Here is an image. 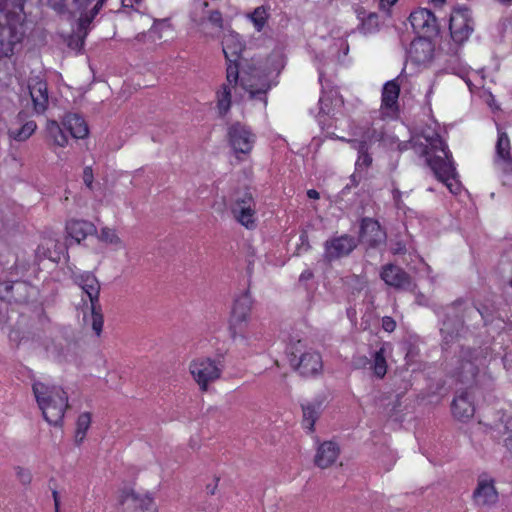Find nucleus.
<instances>
[{
  "mask_svg": "<svg viewBox=\"0 0 512 512\" xmlns=\"http://www.w3.org/2000/svg\"><path fill=\"white\" fill-rule=\"evenodd\" d=\"M501 302L496 295L485 297L475 305H469L464 299L459 298L444 308V319L440 328L442 336V350L448 351L451 345L457 342L465 333L464 322L472 316L479 315L484 325L499 319L504 322L501 313Z\"/></svg>",
  "mask_w": 512,
  "mask_h": 512,
  "instance_id": "1",
  "label": "nucleus"
},
{
  "mask_svg": "<svg viewBox=\"0 0 512 512\" xmlns=\"http://www.w3.org/2000/svg\"><path fill=\"white\" fill-rule=\"evenodd\" d=\"M244 44L236 33L225 35L222 40V50L227 62L226 81L238 84L247 91L251 99H257L267 104L266 94L271 88L267 76L247 63L242 57Z\"/></svg>",
  "mask_w": 512,
  "mask_h": 512,
  "instance_id": "2",
  "label": "nucleus"
},
{
  "mask_svg": "<svg viewBox=\"0 0 512 512\" xmlns=\"http://www.w3.org/2000/svg\"><path fill=\"white\" fill-rule=\"evenodd\" d=\"M416 154L425 157L435 177L443 182L452 194L461 191V183L452 161V154L438 133L433 130L423 131L421 135L412 137L409 141Z\"/></svg>",
  "mask_w": 512,
  "mask_h": 512,
  "instance_id": "3",
  "label": "nucleus"
},
{
  "mask_svg": "<svg viewBox=\"0 0 512 512\" xmlns=\"http://www.w3.org/2000/svg\"><path fill=\"white\" fill-rule=\"evenodd\" d=\"M32 390L44 419L53 426H62L69 407L67 393L59 386H48L42 382H34Z\"/></svg>",
  "mask_w": 512,
  "mask_h": 512,
  "instance_id": "4",
  "label": "nucleus"
},
{
  "mask_svg": "<svg viewBox=\"0 0 512 512\" xmlns=\"http://www.w3.org/2000/svg\"><path fill=\"white\" fill-rule=\"evenodd\" d=\"M488 355L486 347H469L461 345L459 351L451 358V374L465 385L478 384L480 368L485 365Z\"/></svg>",
  "mask_w": 512,
  "mask_h": 512,
  "instance_id": "5",
  "label": "nucleus"
},
{
  "mask_svg": "<svg viewBox=\"0 0 512 512\" xmlns=\"http://www.w3.org/2000/svg\"><path fill=\"white\" fill-rule=\"evenodd\" d=\"M24 2L0 10V58L10 57L24 36Z\"/></svg>",
  "mask_w": 512,
  "mask_h": 512,
  "instance_id": "6",
  "label": "nucleus"
},
{
  "mask_svg": "<svg viewBox=\"0 0 512 512\" xmlns=\"http://www.w3.org/2000/svg\"><path fill=\"white\" fill-rule=\"evenodd\" d=\"M72 281L83 293H85L90 302L91 326L97 336H100L103 328L104 317L100 305L101 285L97 277L90 271L74 272Z\"/></svg>",
  "mask_w": 512,
  "mask_h": 512,
  "instance_id": "7",
  "label": "nucleus"
},
{
  "mask_svg": "<svg viewBox=\"0 0 512 512\" xmlns=\"http://www.w3.org/2000/svg\"><path fill=\"white\" fill-rule=\"evenodd\" d=\"M304 348L301 340L287 347L286 352L291 366L303 377L318 375L323 367L320 354L315 351H305Z\"/></svg>",
  "mask_w": 512,
  "mask_h": 512,
  "instance_id": "8",
  "label": "nucleus"
},
{
  "mask_svg": "<svg viewBox=\"0 0 512 512\" xmlns=\"http://www.w3.org/2000/svg\"><path fill=\"white\" fill-rule=\"evenodd\" d=\"M253 299L249 291H245L234 301L229 319V331L232 338L247 340L249 338V324Z\"/></svg>",
  "mask_w": 512,
  "mask_h": 512,
  "instance_id": "9",
  "label": "nucleus"
},
{
  "mask_svg": "<svg viewBox=\"0 0 512 512\" xmlns=\"http://www.w3.org/2000/svg\"><path fill=\"white\" fill-rule=\"evenodd\" d=\"M510 139L506 132L498 129L493 163L501 173L502 184L512 186V155Z\"/></svg>",
  "mask_w": 512,
  "mask_h": 512,
  "instance_id": "10",
  "label": "nucleus"
},
{
  "mask_svg": "<svg viewBox=\"0 0 512 512\" xmlns=\"http://www.w3.org/2000/svg\"><path fill=\"white\" fill-rule=\"evenodd\" d=\"M323 259L331 263L349 256L358 246V240L352 235H334L324 242Z\"/></svg>",
  "mask_w": 512,
  "mask_h": 512,
  "instance_id": "11",
  "label": "nucleus"
},
{
  "mask_svg": "<svg viewBox=\"0 0 512 512\" xmlns=\"http://www.w3.org/2000/svg\"><path fill=\"white\" fill-rule=\"evenodd\" d=\"M190 372L202 391H206L208 384L220 378L223 365L210 358H200L190 364Z\"/></svg>",
  "mask_w": 512,
  "mask_h": 512,
  "instance_id": "12",
  "label": "nucleus"
},
{
  "mask_svg": "<svg viewBox=\"0 0 512 512\" xmlns=\"http://www.w3.org/2000/svg\"><path fill=\"white\" fill-rule=\"evenodd\" d=\"M231 211L237 221L246 228L251 229L255 226V201L248 189L237 193Z\"/></svg>",
  "mask_w": 512,
  "mask_h": 512,
  "instance_id": "13",
  "label": "nucleus"
},
{
  "mask_svg": "<svg viewBox=\"0 0 512 512\" xmlns=\"http://www.w3.org/2000/svg\"><path fill=\"white\" fill-rule=\"evenodd\" d=\"M227 135L229 143L236 154L250 153L255 141V136L247 126L236 122L228 128Z\"/></svg>",
  "mask_w": 512,
  "mask_h": 512,
  "instance_id": "14",
  "label": "nucleus"
},
{
  "mask_svg": "<svg viewBox=\"0 0 512 512\" xmlns=\"http://www.w3.org/2000/svg\"><path fill=\"white\" fill-rule=\"evenodd\" d=\"M451 38L455 43L465 42L473 31V21L467 9L454 10L449 21Z\"/></svg>",
  "mask_w": 512,
  "mask_h": 512,
  "instance_id": "15",
  "label": "nucleus"
},
{
  "mask_svg": "<svg viewBox=\"0 0 512 512\" xmlns=\"http://www.w3.org/2000/svg\"><path fill=\"white\" fill-rule=\"evenodd\" d=\"M107 0H96L92 7V14L88 16H82V18H78L77 28L73 31L72 35H70L68 39V46L76 51H80L84 46V40L88 35V31L90 29V24L93 19L102 9L103 5Z\"/></svg>",
  "mask_w": 512,
  "mask_h": 512,
  "instance_id": "16",
  "label": "nucleus"
},
{
  "mask_svg": "<svg viewBox=\"0 0 512 512\" xmlns=\"http://www.w3.org/2000/svg\"><path fill=\"white\" fill-rule=\"evenodd\" d=\"M409 21L415 33L423 36H436L439 26L435 15L426 8H419L409 16Z\"/></svg>",
  "mask_w": 512,
  "mask_h": 512,
  "instance_id": "17",
  "label": "nucleus"
},
{
  "mask_svg": "<svg viewBox=\"0 0 512 512\" xmlns=\"http://www.w3.org/2000/svg\"><path fill=\"white\" fill-rule=\"evenodd\" d=\"M386 232L382 229L379 222L364 217L360 223V231L358 237V243L361 242L367 245L369 248H377L379 245L385 243Z\"/></svg>",
  "mask_w": 512,
  "mask_h": 512,
  "instance_id": "18",
  "label": "nucleus"
},
{
  "mask_svg": "<svg viewBox=\"0 0 512 512\" xmlns=\"http://www.w3.org/2000/svg\"><path fill=\"white\" fill-rule=\"evenodd\" d=\"M31 289L26 281H0V300L7 303H26Z\"/></svg>",
  "mask_w": 512,
  "mask_h": 512,
  "instance_id": "19",
  "label": "nucleus"
},
{
  "mask_svg": "<svg viewBox=\"0 0 512 512\" xmlns=\"http://www.w3.org/2000/svg\"><path fill=\"white\" fill-rule=\"evenodd\" d=\"M380 278L385 284L398 290H411L414 287L411 276L401 267L391 263L382 266Z\"/></svg>",
  "mask_w": 512,
  "mask_h": 512,
  "instance_id": "20",
  "label": "nucleus"
},
{
  "mask_svg": "<svg viewBox=\"0 0 512 512\" xmlns=\"http://www.w3.org/2000/svg\"><path fill=\"white\" fill-rule=\"evenodd\" d=\"M95 0H48L50 6L59 14L71 16H88L92 14L93 2Z\"/></svg>",
  "mask_w": 512,
  "mask_h": 512,
  "instance_id": "21",
  "label": "nucleus"
},
{
  "mask_svg": "<svg viewBox=\"0 0 512 512\" xmlns=\"http://www.w3.org/2000/svg\"><path fill=\"white\" fill-rule=\"evenodd\" d=\"M432 36H419L415 38L407 51L409 58L416 64L430 62L434 56V44Z\"/></svg>",
  "mask_w": 512,
  "mask_h": 512,
  "instance_id": "22",
  "label": "nucleus"
},
{
  "mask_svg": "<svg viewBox=\"0 0 512 512\" xmlns=\"http://www.w3.org/2000/svg\"><path fill=\"white\" fill-rule=\"evenodd\" d=\"M477 506L485 507L494 505L498 501V492L492 478L480 476L472 495Z\"/></svg>",
  "mask_w": 512,
  "mask_h": 512,
  "instance_id": "23",
  "label": "nucleus"
},
{
  "mask_svg": "<svg viewBox=\"0 0 512 512\" xmlns=\"http://www.w3.org/2000/svg\"><path fill=\"white\" fill-rule=\"evenodd\" d=\"M37 124L33 120H28V113L20 111L11 122L8 128V135L16 141L27 140L36 130Z\"/></svg>",
  "mask_w": 512,
  "mask_h": 512,
  "instance_id": "24",
  "label": "nucleus"
},
{
  "mask_svg": "<svg viewBox=\"0 0 512 512\" xmlns=\"http://www.w3.org/2000/svg\"><path fill=\"white\" fill-rule=\"evenodd\" d=\"M28 89L33 101L36 113H43L48 105V88L47 83L39 78H30L28 81Z\"/></svg>",
  "mask_w": 512,
  "mask_h": 512,
  "instance_id": "25",
  "label": "nucleus"
},
{
  "mask_svg": "<svg viewBox=\"0 0 512 512\" xmlns=\"http://www.w3.org/2000/svg\"><path fill=\"white\" fill-rule=\"evenodd\" d=\"M451 408L454 417L460 421L469 420L475 413V407L468 391L457 395L452 401Z\"/></svg>",
  "mask_w": 512,
  "mask_h": 512,
  "instance_id": "26",
  "label": "nucleus"
},
{
  "mask_svg": "<svg viewBox=\"0 0 512 512\" xmlns=\"http://www.w3.org/2000/svg\"><path fill=\"white\" fill-rule=\"evenodd\" d=\"M62 125L76 139L88 136V125L80 114L66 113L62 118Z\"/></svg>",
  "mask_w": 512,
  "mask_h": 512,
  "instance_id": "27",
  "label": "nucleus"
},
{
  "mask_svg": "<svg viewBox=\"0 0 512 512\" xmlns=\"http://www.w3.org/2000/svg\"><path fill=\"white\" fill-rule=\"evenodd\" d=\"M339 452V447L335 442H323L317 449L314 459L315 465L321 469L329 467L336 461Z\"/></svg>",
  "mask_w": 512,
  "mask_h": 512,
  "instance_id": "28",
  "label": "nucleus"
},
{
  "mask_svg": "<svg viewBox=\"0 0 512 512\" xmlns=\"http://www.w3.org/2000/svg\"><path fill=\"white\" fill-rule=\"evenodd\" d=\"M66 231L68 235L75 239L77 243H80L84 240L88 235H93L96 233V226L86 220H70L66 224Z\"/></svg>",
  "mask_w": 512,
  "mask_h": 512,
  "instance_id": "29",
  "label": "nucleus"
},
{
  "mask_svg": "<svg viewBox=\"0 0 512 512\" xmlns=\"http://www.w3.org/2000/svg\"><path fill=\"white\" fill-rule=\"evenodd\" d=\"M322 405L323 401L318 399L301 404L303 412L302 425L309 432L314 431V425L322 412Z\"/></svg>",
  "mask_w": 512,
  "mask_h": 512,
  "instance_id": "30",
  "label": "nucleus"
},
{
  "mask_svg": "<svg viewBox=\"0 0 512 512\" xmlns=\"http://www.w3.org/2000/svg\"><path fill=\"white\" fill-rule=\"evenodd\" d=\"M46 132H47V137L55 145L64 147L67 144L68 138L57 121L48 120L47 124H46Z\"/></svg>",
  "mask_w": 512,
  "mask_h": 512,
  "instance_id": "31",
  "label": "nucleus"
},
{
  "mask_svg": "<svg viewBox=\"0 0 512 512\" xmlns=\"http://www.w3.org/2000/svg\"><path fill=\"white\" fill-rule=\"evenodd\" d=\"M400 87L395 81L387 82L382 91V105L386 108H393L397 104Z\"/></svg>",
  "mask_w": 512,
  "mask_h": 512,
  "instance_id": "32",
  "label": "nucleus"
},
{
  "mask_svg": "<svg viewBox=\"0 0 512 512\" xmlns=\"http://www.w3.org/2000/svg\"><path fill=\"white\" fill-rule=\"evenodd\" d=\"M91 425V414L84 412L79 415L76 423L75 442L80 445L85 439L86 433Z\"/></svg>",
  "mask_w": 512,
  "mask_h": 512,
  "instance_id": "33",
  "label": "nucleus"
},
{
  "mask_svg": "<svg viewBox=\"0 0 512 512\" xmlns=\"http://www.w3.org/2000/svg\"><path fill=\"white\" fill-rule=\"evenodd\" d=\"M343 104V100L341 96L338 95L337 91H330L329 94L323 95L319 99V114H329L331 111V105L341 106Z\"/></svg>",
  "mask_w": 512,
  "mask_h": 512,
  "instance_id": "34",
  "label": "nucleus"
},
{
  "mask_svg": "<svg viewBox=\"0 0 512 512\" xmlns=\"http://www.w3.org/2000/svg\"><path fill=\"white\" fill-rule=\"evenodd\" d=\"M230 85L236 86L237 84H230L228 81L222 85V90L218 92V110L220 115H225L231 106V88Z\"/></svg>",
  "mask_w": 512,
  "mask_h": 512,
  "instance_id": "35",
  "label": "nucleus"
},
{
  "mask_svg": "<svg viewBox=\"0 0 512 512\" xmlns=\"http://www.w3.org/2000/svg\"><path fill=\"white\" fill-rule=\"evenodd\" d=\"M268 12L264 6H259L253 10V12L248 14V18L252 21L255 29L260 32L268 19Z\"/></svg>",
  "mask_w": 512,
  "mask_h": 512,
  "instance_id": "36",
  "label": "nucleus"
},
{
  "mask_svg": "<svg viewBox=\"0 0 512 512\" xmlns=\"http://www.w3.org/2000/svg\"><path fill=\"white\" fill-rule=\"evenodd\" d=\"M385 349L381 347L373 354V371L378 378H383L387 372V364L384 356Z\"/></svg>",
  "mask_w": 512,
  "mask_h": 512,
  "instance_id": "37",
  "label": "nucleus"
},
{
  "mask_svg": "<svg viewBox=\"0 0 512 512\" xmlns=\"http://www.w3.org/2000/svg\"><path fill=\"white\" fill-rule=\"evenodd\" d=\"M142 495L136 493L133 489L124 488L119 496L121 505L129 504V508L138 509Z\"/></svg>",
  "mask_w": 512,
  "mask_h": 512,
  "instance_id": "38",
  "label": "nucleus"
},
{
  "mask_svg": "<svg viewBox=\"0 0 512 512\" xmlns=\"http://www.w3.org/2000/svg\"><path fill=\"white\" fill-rule=\"evenodd\" d=\"M379 16L375 12H370L366 17L362 18L360 31L364 34H371L378 30Z\"/></svg>",
  "mask_w": 512,
  "mask_h": 512,
  "instance_id": "39",
  "label": "nucleus"
},
{
  "mask_svg": "<svg viewBox=\"0 0 512 512\" xmlns=\"http://www.w3.org/2000/svg\"><path fill=\"white\" fill-rule=\"evenodd\" d=\"M98 238L99 240L108 244L120 245L122 243L121 239L118 237L115 230L108 227H104L101 229Z\"/></svg>",
  "mask_w": 512,
  "mask_h": 512,
  "instance_id": "40",
  "label": "nucleus"
},
{
  "mask_svg": "<svg viewBox=\"0 0 512 512\" xmlns=\"http://www.w3.org/2000/svg\"><path fill=\"white\" fill-rule=\"evenodd\" d=\"M208 21L215 27L222 29L223 28V18L222 14L218 10L210 11L208 16Z\"/></svg>",
  "mask_w": 512,
  "mask_h": 512,
  "instance_id": "41",
  "label": "nucleus"
},
{
  "mask_svg": "<svg viewBox=\"0 0 512 512\" xmlns=\"http://www.w3.org/2000/svg\"><path fill=\"white\" fill-rule=\"evenodd\" d=\"M17 477L24 485H28L32 481V474L29 470L17 467Z\"/></svg>",
  "mask_w": 512,
  "mask_h": 512,
  "instance_id": "42",
  "label": "nucleus"
},
{
  "mask_svg": "<svg viewBox=\"0 0 512 512\" xmlns=\"http://www.w3.org/2000/svg\"><path fill=\"white\" fill-rule=\"evenodd\" d=\"M93 170L90 166H87L83 170V182L86 185V187L90 190H93Z\"/></svg>",
  "mask_w": 512,
  "mask_h": 512,
  "instance_id": "43",
  "label": "nucleus"
},
{
  "mask_svg": "<svg viewBox=\"0 0 512 512\" xmlns=\"http://www.w3.org/2000/svg\"><path fill=\"white\" fill-rule=\"evenodd\" d=\"M349 143H351L352 147L357 150L358 155L368 152L369 147L368 143L365 140H349Z\"/></svg>",
  "mask_w": 512,
  "mask_h": 512,
  "instance_id": "44",
  "label": "nucleus"
},
{
  "mask_svg": "<svg viewBox=\"0 0 512 512\" xmlns=\"http://www.w3.org/2000/svg\"><path fill=\"white\" fill-rule=\"evenodd\" d=\"M153 505V498L150 494H145L141 497L138 509H141L142 511L150 510Z\"/></svg>",
  "mask_w": 512,
  "mask_h": 512,
  "instance_id": "45",
  "label": "nucleus"
},
{
  "mask_svg": "<svg viewBox=\"0 0 512 512\" xmlns=\"http://www.w3.org/2000/svg\"><path fill=\"white\" fill-rule=\"evenodd\" d=\"M372 163L371 155L366 152L358 155V159L356 161V165L359 167H369Z\"/></svg>",
  "mask_w": 512,
  "mask_h": 512,
  "instance_id": "46",
  "label": "nucleus"
},
{
  "mask_svg": "<svg viewBox=\"0 0 512 512\" xmlns=\"http://www.w3.org/2000/svg\"><path fill=\"white\" fill-rule=\"evenodd\" d=\"M382 328L386 332H393L396 328V322L392 317L385 316L382 318Z\"/></svg>",
  "mask_w": 512,
  "mask_h": 512,
  "instance_id": "47",
  "label": "nucleus"
},
{
  "mask_svg": "<svg viewBox=\"0 0 512 512\" xmlns=\"http://www.w3.org/2000/svg\"><path fill=\"white\" fill-rule=\"evenodd\" d=\"M23 2L22 0H0V10L7 11L16 4Z\"/></svg>",
  "mask_w": 512,
  "mask_h": 512,
  "instance_id": "48",
  "label": "nucleus"
},
{
  "mask_svg": "<svg viewBox=\"0 0 512 512\" xmlns=\"http://www.w3.org/2000/svg\"><path fill=\"white\" fill-rule=\"evenodd\" d=\"M391 252L395 255L397 254H404L406 252V246L404 243L402 242H396L395 244H393V246L391 247Z\"/></svg>",
  "mask_w": 512,
  "mask_h": 512,
  "instance_id": "49",
  "label": "nucleus"
},
{
  "mask_svg": "<svg viewBox=\"0 0 512 512\" xmlns=\"http://www.w3.org/2000/svg\"><path fill=\"white\" fill-rule=\"evenodd\" d=\"M398 0H379V7L381 10L389 11L390 7L393 6Z\"/></svg>",
  "mask_w": 512,
  "mask_h": 512,
  "instance_id": "50",
  "label": "nucleus"
},
{
  "mask_svg": "<svg viewBox=\"0 0 512 512\" xmlns=\"http://www.w3.org/2000/svg\"><path fill=\"white\" fill-rule=\"evenodd\" d=\"M504 418H501V422L504 425V429L507 432H512V416H504Z\"/></svg>",
  "mask_w": 512,
  "mask_h": 512,
  "instance_id": "51",
  "label": "nucleus"
},
{
  "mask_svg": "<svg viewBox=\"0 0 512 512\" xmlns=\"http://www.w3.org/2000/svg\"><path fill=\"white\" fill-rule=\"evenodd\" d=\"M52 497L54 500L55 512H59L60 509V496L57 490L52 491Z\"/></svg>",
  "mask_w": 512,
  "mask_h": 512,
  "instance_id": "52",
  "label": "nucleus"
},
{
  "mask_svg": "<svg viewBox=\"0 0 512 512\" xmlns=\"http://www.w3.org/2000/svg\"><path fill=\"white\" fill-rule=\"evenodd\" d=\"M312 278H313V273H312V271H310V270H305V271H303V272L301 273V275H300V277H299V281H300V282H306V281H308V280H310V279H312Z\"/></svg>",
  "mask_w": 512,
  "mask_h": 512,
  "instance_id": "53",
  "label": "nucleus"
},
{
  "mask_svg": "<svg viewBox=\"0 0 512 512\" xmlns=\"http://www.w3.org/2000/svg\"><path fill=\"white\" fill-rule=\"evenodd\" d=\"M219 480H220L219 477H216L215 478V484H213V485L208 484L206 486L207 493H209L210 495H214L216 493Z\"/></svg>",
  "mask_w": 512,
  "mask_h": 512,
  "instance_id": "54",
  "label": "nucleus"
},
{
  "mask_svg": "<svg viewBox=\"0 0 512 512\" xmlns=\"http://www.w3.org/2000/svg\"><path fill=\"white\" fill-rule=\"evenodd\" d=\"M307 196L310 199H319L320 195L319 192H317L315 189H310L307 191Z\"/></svg>",
  "mask_w": 512,
  "mask_h": 512,
  "instance_id": "55",
  "label": "nucleus"
},
{
  "mask_svg": "<svg viewBox=\"0 0 512 512\" xmlns=\"http://www.w3.org/2000/svg\"><path fill=\"white\" fill-rule=\"evenodd\" d=\"M504 446L512 454V436H510L504 440Z\"/></svg>",
  "mask_w": 512,
  "mask_h": 512,
  "instance_id": "56",
  "label": "nucleus"
},
{
  "mask_svg": "<svg viewBox=\"0 0 512 512\" xmlns=\"http://www.w3.org/2000/svg\"><path fill=\"white\" fill-rule=\"evenodd\" d=\"M300 240H301L302 245L306 244V246H307V248H306V249H309V248H310V245H309V243H308V236H307V234H306V233H302V234L300 235Z\"/></svg>",
  "mask_w": 512,
  "mask_h": 512,
  "instance_id": "57",
  "label": "nucleus"
},
{
  "mask_svg": "<svg viewBox=\"0 0 512 512\" xmlns=\"http://www.w3.org/2000/svg\"><path fill=\"white\" fill-rule=\"evenodd\" d=\"M503 363L505 367H507V365H512V357L510 354H505V356L503 357Z\"/></svg>",
  "mask_w": 512,
  "mask_h": 512,
  "instance_id": "58",
  "label": "nucleus"
},
{
  "mask_svg": "<svg viewBox=\"0 0 512 512\" xmlns=\"http://www.w3.org/2000/svg\"><path fill=\"white\" fill-rule=\"evenodd\" d=\"M357 12V16L358 18L360 19V21L362 22V18L366 17L368 13H366V11L363 9V8H358L356 10Z\"/></svg>",
  "mask_w": 512,
  "mask_h": 512,
  "instance_id": "59",
  "label": "nucleus"
},
{
  "mask_svg": "<svg viewBox=\"0 0 512 512\" xmlns=\"http://www.w3.org/2000/svg\"><path fill=\"white\" fill-rule=\"evenodd\" d=\"M400 196H401V192H400L398 189H395V190L393 191V198H394V200H395V201H398V200H399V198H400Z\"/></svg>",
  "mask_w": 512,
  "mask_h": 512,
  "instance_id": "60",
  "label": "nucleus"
},
{
  "mask_svg": "<svg viewBox=\"0 0 512 512\" xmlns=\"http://www.w3.org/2000/svg\"><path fill=\"white\" fill-rule=\"evenodd\" d=\"M351 185H352V186H356V185H357V181H356V179H355V176H354V175H352V176H351Z\"/></svg>",
  "mask_w": 512,
  "mask_h": 512,
  "instance_id": "61",
  "label": "nucleus"
},
{
  "mask_svg": "<svg viewBox=\"0 0 512 512\" xmlns=\"http://www.w3.org/2000/svg\"><path fill=\"white\" fill-rule=\"evenodd\" d=\"M350 187H351V186H350L349 184H348V185H346V186L344 187V189H343V193H344L346 190H349V189H350Z\"/></svg>",
  "mask_w": 512,
  "mask_h": 512,
  "instance_id": "62",
  "label": "nucleus"
},
{
  "mask_svg": "<svg viewBox=\"0 0 512 512\" xmlns=\"http://www.w3.org/2000/svg\"><path fill=\"white\" fill-rule=\"evenodd\" d=\"M345 44V54L348 52V49H349V46L347 43H344Z\"/></svg>",
  "mask_w": 512,
  "mask_h": 512,
  "instance_id": "63",
  "label": "nucleus"
},
{
  "mask_svg": "<svg viewBox=\"0 0 512 512\" xmlns=\"http://www.w3.org/2000/svg\"><path fill=\"white\" fill-rule=\"evenodd\" d=\"M434 2L443 3L445 0H433Z\"/></svg>",
  "mask_w": 512,
  "mask_h": 512,
  "instance_id": "64",
  "label": "nucleus"
}]
</instances>
